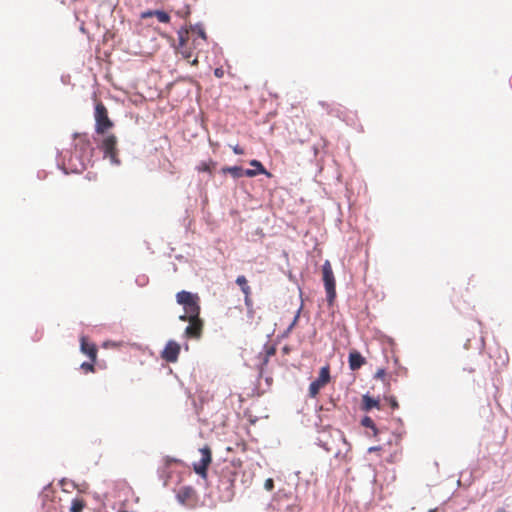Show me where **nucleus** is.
<instances>
[{"mask_svg":"<svg viewBox=\"0 0 512 512\" xmlns=\"http://www.w3.org/2000/svg\"><path fill=\"white\" fill-rule=\"evenodd\" d=\"M216 166V162H214L212 159L209 161L201 162L199 165L196 166V170L198 172H207L210 175H212L213 169Z\"/></svg>","mask_w":512,"mask_h":512,"instance_id":"21","label":"nucleus"},{"mask_svg":"<svg viewBox=\"0 0 512 512\" xmlns=\"http://www.w3.org/2000/svg\"><path fill=\"white\" fill-rule=\"evenodd\" d=\"M381 448L380 447H370L368 449L369 452H373V451H379Z\"/></svg>","mask_w":512,"mask_h":512,"instance_id":"35","label":"nucleus"},{"mask_svg":"<svg viewBox=\"0 0 512 512\" xmlns=\"http://www.w3.org/2000/svg\"><path fill=\"white\" fill-rule=\"evenodd\" d=\"M95 363L96 362H92L90 360V362H83L80 367L82 370H84L85 373L94 372L95 371V368H94Z\"/></svg>","mask_w":512,"mask_h":512,"instance_id":"26","label":"nucleus"},{"mask_svg":"<svg viewBox=\"0 0 512 512\" xmlns=\"http://www.w3.org/2000/svg\"><path fill=\"white\" fill-rule=\"evenodd\" d=\"M101 148L104 152L105 157H109L111 162L119 164L118 149H117V138L114 134L107 135L102 143Z\"/></svg>","mask_w":512,"mask_h":512,"instance_id":"9","label":"nucleus"},{"mask_svg":"<svg viewBox=\"0 0 512 512\" xmlns=\"http://www.w3.org/2000/svg\"><path fill=\"white\" fill-rule=\"evenodd\" d=\"M467 371H468L469 373H473V372H474V369H473V368H470V369H467Z\"/></svg>","mask_w":512,"mask_h":512,"instance_id":"38","label":"nucleus"},{"mask_svg":"<svg viewBox=\"0 0 512 512\" xmlns=\"http://www.w3.org/2000/svg\"><path fill=\"white\" fill-rule=\"evenodd\" d=\"M264 488L267 490V491H272L274 489V481L272 478H268L265 480L264 482Z\"/></svg>","mask_w":512,"mask_h":512,"instance_id":"29","label":"nucleus"},{"mask_svg":"<svg viewBox=\"0 0 512 512\" xmlns=\"http://www.w3.org/2000/svg\"><path fill=\"white\" fill-rule=\"evenodd\" d=\"M90 160L76 152L75 150L69 153V156H64V169L66 172L80 173L87 168Z\"/></svg>","mask_w":512,"mask_h":512,"instance_id":"5","label":"nucleus"},{"mask_svg":"<svg viewBox=\"0 0 512 512\" xmlns=\"http://www.w3.org/2000/svg\"><path fill=\"white\" fill-rule=\"evenodd\" d=\"M214 73H215V76H217V77H221L223 74L221 69H216Z\"/></svg>","mask_w":512,"mask_h":512,"instance_id":"34","label":"nucleus"},{"mask_svg":"<svg viewBox=\"0 0 512 512\" xmlns=\"http://www.w3.org/2000/svg\"><path fill=\"white\" fill-rule=\"evenodd\" d=\"M189 33L190 40H192V45L194 49H197L199 46H203L206 43L207 37L205 30L200 25L190 26V29H187Z\"/></svg>","mask_w":512,"mask_h":512,"instance_id":"13","label":"nucleus"},{"mask_svg":"<svg viewBox=\"0 0 512 512\" xmlns=\"http://www.w3.org/2000/svg\"><path fill=\"white\" fill-rule=\"evenodd\" d=\"M175 13L181 18H187L190 15V8L188 5H185L182 9L176 10Z\"/></svg>","mask_w":512,"mask_h":512,"instance_id":"27","label":"nucleus"},{"mask_svg":"<svg viewBox=\"0 0 512 512\" xmlns=\"http://www.w3.org/2000/svg\"><path fill=\"white\" fill-rule=\"evenodd\" d=\"M330 367L326 365L320 369L319 376L309 385V396L315 398L319 391L330 382Z\"/></svg>","mask_w":512,"mask_h":512,"instance_id":"8","label":"nucleus"},{"mask_svg":"<svg viewBox=\"0 0 512 512\" xmlns=\"http://www.w3.org/2000/svg\"><path fill=\"white\" fill-rule=\"evenodd\" d=\"M385 375H386V372H385V370H384V369H378V370H377V372L375 373V376H374V377H375L376 379H381V380H383V379H384V377H385Z\"/></svg>","mask_w":512,"mask_h":512,"instance_id":"30","label":"nucleus"},{"mask_svg":"<svg viewBox=\"0 0 512 512\" xmlns=\"http://www.w3.org/2000/svg\"><path fill=\"white\" fill-rule=\"evenodd\" d=\"M177 303L184 307V311L190 315V318L200 316V298L197 294L188 291H180L176 295Z\"/></svg>","mask_w":512,"mask_h":512,"instance_id":"1","label":"nucleus"},{"mask_svg":"<svg viewBox=\"0 0 512 512\" xmlns=\"http://www.w3.org/2000/svg\"><path fill=\"white\" fill-rule=\"evenodd\" d=\"M236 283H237V285L240 286L243 294H251V288L248 285V281L244 275L238 276L236 279Z\"/></svg>","mask_w":512,"mask_h":512,"instance_id":"24","label":"nucleus"},{"mask_svg":"<svg viewBox=\"0 0 512 512\" xmlns=\"http://www.w3.org/2000/svg\"><path fill=\"white\" fill-rule=\"evenodd\" d=\"M322 278L327 295V302L331 306L336 298V281L331 263L326 260L322 266Z\"/></svg>","mask_w":512,"mask_h":512,"instance_id":"2","label":"nucleus"},{"mask_svg":"<svg viewBox=\"0 0 512 512\" xmlns=\"http://www.w3.org/2000/svg\"><path fill=\"white\" fill-rule=\"evenodd\" d=\"M201 454V458L198 462L193 464V469L196 474L201 476L202 478L207 477V470L209 465L212 462V451L208 445L204 446L199 450Z\"/></svg>","mask_w":512,"mask_h":512,"instance_id":"7","label":"nucleus"},{"mask_svg":"<svg viewBox=\"0 0 512 512\" xmlns=\"http://www.w3.org/2000/svg\"><path fill=\"white\" fill-rule=\"evenodd\" d=\"M238 475V468L234 464L226 466L220 478V487H223L226 494L227 500H231L234 496V483Z\"/></svg>","mask_w":512,"mask_h":512,"instance_id":"4","label":"nucleus"},{"mask_svg":"<svg viewBox=\"0 0 512 512\" xmlns=\"http://www.w3.org/2000/svg\"><path fill=\"white\" fill-rule=\"evenodd\" d=\"M233 152L237 155H242L244 153V150L238 145H236L233 147Z\"/></svg>","mask_w":512,"mask_h":512,"instance_id":"32","label":"nucleus"},{"mask_svg":"<svg viewBox=\"0 0 512 512\" xmlns=\"http://www.w3.org/2000/svg\"><path fill=\"white\" fill-rule=\"evenodd\" d=\"M384 399L388 402L392 410L399 408V404L395 396H385Z\"/></svg>","mask_w":512,"mask_h":512,"instance_id":"25","label":"nucleus"},{"mask_svg":"<svg viewBox=\"0 0 512 512\" xmlns=\"http://www.w3.org/2000/svg\"><path fill=\"white\" fill-rule=\"evenodd\" d=\"M80 350L87 355L92 362L97 361L98 349L94 343H90L86 336L80 337Z\"/></svg>","mask_w":512,"mask_h":512,"instance_id":"15","label":"nucleus"},{"mask_svg":"<svg viewBox=\"0 0 512 512\" xmlns=\"http://www.w3.org/2000/svg\"><path fill=\"white\" fill-rule=\"evenodd\" d=\"M348 362L350 369L355 371L365 364V358L358 351H351Z\"/></svg>","mask_w":512,"mask_h":512,"instance_id":"18","label":"nucleus"},{"mask_svg":"<svg viewBox=\"0 0 512 512\" xmlns=\"http://www.w3.org/2000/svg\"><path fill=\"white\" fill-rule=\"evenodd\" d=\"M301 309H302V306L298 309L296 315L294 316L292 323L289 325V327L287 329L288 332H290L296 326V324L299 320V317H300Z\"/></svg>","mask_w":512,"mask_h":512,"instance_id":"28","label":"nucleus"},{"mask_svg":"<svg viewBox=\"0 0 512 512\" xmlns=\"http://www.w3.org/2000/svg\"><path fill=\"white\" fill-rule=\"evenodd\" d=\"M86 505V501L83 498H74L71 502L70 512H82Z\"/></svg>","mask_w":512,"mask_h":512,"instance_id":"22","label":"nucleus"},{"mask_svg":"<svg viewBox=\"0 0 512 512\" xmlns=\"http://www.w3.org/2000/svg\"><path fill=\"white\" fill-rule=\"evenodd\" d=\"M244 302L247 307L252 306L251 294H244Z\"/></svg>","mask_w":512,"mask_h":512,"instance_id":"31","label":"nucleus"},{"mask_svg":"<svg viewBox=\"0 0 512 512\" xmlns=\"http://www.w3.org/2000/svg\"><path fill=\"white\" fill-rule=\"evenodd\" d=\"M179 319H180L181 321H188V322H189V321H190V315H189V314H187V313L185 312L183 315H181V316L179 317Z\"/></svg>","mask_w":512,"mask_h":512,"instance_id":"33","label":"nucleus"},{"mask_svg":"<svg viewBox=\"0 0 512 512\" xmlns=\"http://www.w3.org/2000/svg\"><path fill=\"white\" fill-rule=\"evenodd\" d=\"M221 171L224 174H230L233 178H241L243 176H246V170L239 166L223 167Z\"/></svg>","mask_w":512,"mask_h":512,"instance_id":"19","label":"nucleus"},{"mask_svg":"<svg viewBox=\"0 0 512 512\" xmlns=\"http://www.w3.org/2000/svg\"><path fill=\"white\" fill-rule=\"evenodd\" d=\"M250 165L254 167L255 169H246V177H255L259 174H264L268 177H271V173L268 172L265 167L262 165V163L258 160H251Z\"/></svg>","mask_w":512,"mask_h":512,"instance_id":"16","label":"nucleus"},{"mask_svg":"<svg viewBox=\"0 0 512 512\" xmlns=\"http://www.w3.org/2000/svg\"><path fill=\"white\" fill-rule=\"evenodd\" d=\"M179 36V46L178 52L186 59L190 60L194 56V52L192 48L189 46L190 37L188 30L186 28H182L178 32Z\"/></svg>","mask_w":512,"mask_h":512,"instance_id":"11","label":"nucleus"},{"mask_svg":"<svg viewBox=\"0 0 512 512\" xmlns=\"http://www.w3.org/2000/svg\"><path fill=\"white\" fill-rule=\"evenodd\" d=\"M177 501L190 509L195 508L199 502V496L197 491L191 486H182L177 490L176 493Z\"/></svg>","mask_w":512,"mask_h":512,"instance_id":"6","label":"nucleus"},{"mask_svg":"<svg viewBox=\"0 0 512 512\" xmlns=\"http://www.w3.org/2000/svg\"><path fill=\"white\" fill-rule=\"evenodd\" d=\"M74 150L91 161L93 147L87 134L74 135Z\"/></svg>","mask_w":512,"mask_h":512,"instance_id":"10","label":"nucleus"},{"mask_svg":"<svg viewBox=\"0 0 512 512\" xmlns=\"http://www.w3.org/2000/svg\"><path fill=\"white\" fill-rule=\"evenodd\" d=\"M95 131L97 134H105L110 130L114 124L108 116V111L102 102H98L95 105Z\"/></svg>","mask_w":512,"mask_h":512,"instance_id":"3","label":"nucleus"},{"mask_svg":"<svg viewBox=\"0 0 512 512\" xmlns=\"http://www.w3.org/2000/svg\"><path fill=\"white\" fill-rule=\"evenodd\" d=\"M361 425L363 427L372 429L374 437H376L378 435L379 430L377 429V427L371 417H369V416L363 417L361 420Z\"/></svg>","mask_w":512,"mask_h":512,"instance_id":"23","label":"nucleus"},{"mask_svg":"<svg viewBox=\"0 0 512 512\" xmlns=\"http://www.w3.org/2000/svg\"><path fill=\"white\" fill-rule=\"evenodd\" d=\"M496 512H506V510H505V509H503V508H500V509H498Z\"/></svg>","mask_w":512,"mask_h":512,"instance_id":"37","label":"nucleus"},{"mask_svg":"<svg viewBox=\"0 0 512 512\" xmlns=\"http://www.w3.org/2000/svg\"><path fill=\"white\" fill-rule=\"evenodd\" d=\"M203 326L204 323L200 316L196 318H190L189 325L185 329V335L188 338L198 339L202 335Z\"/></svg>","mask_w":512,"mask_h":512,"instance_id":"14","label":"nucleus"},{"mask_svg":"<svg viewBox=\"0 0 512 512\" xmlns=\"http://www.w3.org/2000/svg\"><path fill=\"white\" fill-rule=\"evenodd\" d=\"M373 408H376V409L381 408L379 399H375V398L369 396L368 394L363 395L362 401H361V410L364 412H369Z\"/></svg>","mask_w":512,"mask_h":512,"instance_id":"17","label":"nucleus"},{"mask_svg":"<svg viewBox=\"0 0 512 512\" xmlns=\"http://www.w3.org/2000/svg\"><path fill=\"white\" fill-rule=\"evenodd\" d=\"M191 64L192 65H197L198 64V58L197 56L194 57V59L191 61Z\"/></svg>","mask_w":512,"mask_h":512,"instance_id":"36","label":"nucleus"},{"mask_svg":"<svg viewBox=\"0 0 512 512\" xmlns=\"http://www.w3.org/2000/svg\"><path fill=\"white\" fill-rule=\"evenodd\" d=\"M154 15L159 22L168 23L170 21V16L167 12L161 10H155L153 12L144 13L143 17Z\"/></svg>","mask_w":512,"mask_h":512,"instance_id":"20","label":"nucleus"},{"mask_svg":"<svg viewBox=\"0 0 512 512\" xmlns=\"http://www.w3.org/2000/svg\"><path fill=\"white\" fill-rule=\"evenodd\" d=\"M180 350L181 347L176 341L169 340L161 352V358L168 363H175L178 360Z\"/></svg>","mask_w":512,"mask_h":512,"instance_id":"12","label":"nucleus"}]
</instances>
